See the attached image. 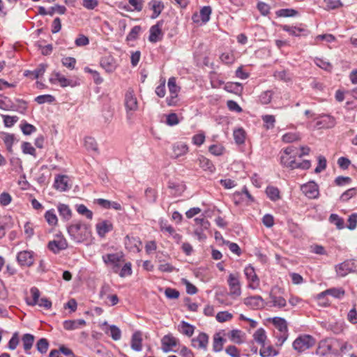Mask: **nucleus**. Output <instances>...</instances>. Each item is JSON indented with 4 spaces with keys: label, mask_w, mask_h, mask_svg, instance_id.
<instances>
[{
    "label": "nucleus",
    "mask_w": 357,
    "mask_h": 357,
    "mask_svg": "<svg viewBox=\"0 0 357 357\" xmlns=\"http://www.w3.org/2000/svg\"><path fill=\"white\" fill-rule=\"evenodd\" d=\"M100 66L107 73H112L116 68L115 59L112 56H105L100 59Z\"/></svg>",
    "instance_id": "nucleus-18"
},
{
    "label": "nucleus",
    "mask_w": 357,
    "mask_h": 357,
    "mask_svg": "<svg viewBox=\"0 0 357 357\" xmlns=\"http://www.w3.org/2000/svg\"><path fill=\"white\" fill-rule=\"evenodd\" d=\"M273 92L271 90H267L261 93L259 96V101L261 104L267 105L271 102L272 100Z\"/></svg>",
    "instance_id": "nucleus-53"
},
{
    "label": "nucleus",
    "mask_w": 357,
    "mask_h": 357,
    "mask_svg": "<svg viewBox=\"0 0 357 357\" xmlns=\"http://www.w3.org/2000/svg\"><path fill=\"white\" fill-rule=\"evenodd\" d=\"M238 273H230L227 278V284L229 287V295L233 297H238L241 294V282Z\"/></svg>",
    "instance_id": "nucleus-4"
},
{
    "label": "nucleus",
    "mask_w": 357,
    "mask_h": 357,
    "mask_svg": "<svg viewBox=\"0 0 357 357\" xmlns=\"http://www.w3.org/2000/svg\"><path fill=\"white\" fill-rule=\"evenodd\" d=\"M279 352L276 351L272 346L266 347L265 344L261 346L259 354L261 357H273L278 356Z\"/></svg>",
    "instance_id": "nucleus-31"
},
{
    "label": "nucleus",
    "mask_w": 357,
    "mask_h": 357,
    "mask_svg": "<svg viewBox=\"0 0 357 357\" xmlns=\"http://www.w3.org/2000/svg\"><path fill=\"white\" fill-rule=\"evenodd\" d=\"M276 15L280 17H294L298 15V11L292 8H282L276 11Z\"/></svg>",
    "instance_id": "nucleus-38"
},
{
    "label": "nucleus",
    "mask_w": 357,
    "mask_h": 357,
    "mask_svg": "<svg viewBox=\"0 0 357 357\" xmlns=\"http://www.w3.org/2000/svg\"><path fill=\"white\" fill-rule=\"evenodd\" d=\"M16 259L21 266L29 267L34 264V253L30 250H23L17 253Z\"/></svg>",
    "instance_id": "nucleus-7"
},
{
    "label": "nucleus",
    "mask_w": 357,
    "mask_h": 357,
    "mask_svg": "<svg viewBox=\"0 0 357 357\" xmlns=\"http://www.w3.org/2000/svg\"><path fill=\"white\" fill-rule=\"evenodd\" d=\"M109 335L114 340L116 341V340H119L121 339V330L115 325L110 326L109 328Z\"/></svg>",
    "instance_id": "nucleus-61"
},
{
    "label": "nucleus",
    "mask_w": 357,
    "mask_h": 357,
    "mask_svg": "<svg viewBox=\"0 0 357 357\" xmlns=\"http://www.w3.org/2000/svg\"><path fill=\"white\" fill-rule=\"evenodd\" d=\"M282 29L294 36H299L302 33L306 31V30L304 29L298 28L296 26H290L288 25H283Z\"/></svg>",
    "instance_id": "nucleus-42"
},
{
    "label": "nucleus",
    "mask_w": 357,
    "mask_h": 357,
    "mask_svg": "<svg viewBox=\"0 0 357 357\" xmlns=\"http://www.w3.org/2000/svg\"><path fill=\"white\" fill-rule=\"evenodd\" d=\"M172 151L173 156L177 158L185 155L188 152V146L185 143L178 142L173 145Z\"/></svg>",
    "instance_id": "nucleus-19"
},
{
    "label": "nucleus",
    "mask_w": 357,
    "mask_h": 357,
    "mask_svg": "<svg viewBox=\"0 0 357 357\" xmlns=\"http://www.w3.org/2000/svg\"><path fill=\"white\" fill-rule=\"evenodd\" d=\"M253 337L255 342H257L261 346H264V344H265V341L266 340V335L264 329L262 328L257 329L255 332Z\"/></svg>",
    "instance_id": "nucleus-36"
},
{
    "label": "nucleus",
    "mask_w": 357,
    "mask_h": 357,
    "mask_svg": "<svg viewBox=\"0 0 357 357\" xmlns=\"http://www.w3.org/2000/svg\"><path fill=\"white\" fill-rule=\"evenodd\" d=\"M347 228L350 230H353L357 227V213H352L348 218Z\"/></svg>",
    "instance_id": "nucleus-64"
},
{
    "label": "nucleus",
    "mask_w": 357,
    "mask_h": 357,
    "mask_svg": "<svg viewBox=\"0 0 357 357\" xmlns=\"http://www.w3.org/2000/svg\"><path fill=\"white\" fill-rule=\"evenodd\" d=\"M68 247V243L66 239L61 238L59 240H54L50 241L47 245V248L50 250L54 253H59L60 251L66 249Z\"/></svg>",
    "instance_id": "nucleus-16"
},
{
    "label": "nucleus",
    "mask_w": 357,
    "mask_h": 357,
    "mask_svg": "<svg viewBox=\"0 0 357 357\" xmlns=\"http://www.w3.org/2000/svg\"><path fill=\"white\" fill-rule=\"evenodd\" d=\"M77 211L80 215H84L87 219L91 220L93 218V213L89 210L86 206L84 204H79L77 206Z\"/></svg>",
    "instance_id": "nucleus-56"
},
{
    "label": "nucleus",
    "mask_w": 357,
    "mask_h": 357,
    "mask_svg": "<svg viewBox=\"0 0 357 357\" xmlns=\"http://www.w3.org/2000/svg\"><path fill=\"white\" fill-rule=\"evenodd\" d=\"M37 350L41 354H45L49 348V342L45 338H40L36 344Z\"/></svg>",
    "instance_id": "nucleus-51"
},
{
    "label": "nucleus",
    "mask_w": 357,
    "mask_h": 357,
    "mask_svg": "<svg viewBox=\"0 0 357 357\" xmlns=\"http://www.w3.org/2000/svg\"><path fill=\"white\" fill-rule=\"evenodd\" d=\"M314 343V339L312 336L304 335L299 336L294 341L293 347L298 352L301 353L312 347Z\"/></svg>",
    "instance_id": "nucleus-2"
},
{
    "label": "nucleus",
    "mask_w": 357,
    "mask_h": 357,
    "mask_svg": "<svg viewBox=\"0 0 357 357\" xmlns=\"http://www.w3.org/2000/svg\"><path fill=\"white\" fill-rule=\"evenodd\" d=\"M234 138L236 144H242L245 142V132L243 129L238 128L234 131Z\"/></svg>",
    "instance_id": "nucleus-47"
},
{
    "label": "nucleus",
    "mask_w": 357,
    "mask_h": 357,
    "mask_svg": "<svg viewBox=\"0 0 357 357\" xmlns=\"http://www.w3.org/2000/svg\"><path fill=\"white\" fill-rule=\"evenodd\" d=\"M233 315L227 311L219 312L216 315V320L220 323H223L231 319Z\"/></svg>",
    "instance_id": "nucleus-62"
},
{
    "label": "nucleus",
    "mask_w": 357,
    "mask_h": 357,
    "mask_svg": "<svg viewBox=\"0 0 357 357\" xmlns=\"http://www.w3.org/2000/svg\"><path fill=\"white\" fill-rule=\"evenodd\" d=\"M30 293L31 294L32 299L31 301L27 300L26 303L29 305L34 306L37 305L38 301L40 300L39 298L40 293L39 289L36 287H33L31 288Z\"/></svg>",
    "instance_id": "nucleus-37"
},
{
    "label": "nucleus",
    "mask_w": 357,
    "mask_h": 357,
    "mask_svg": "<svg viewBox=\"0 0 357 357\" xmlns=\"http://www.w3.org/2000/svg\"><path fill=\"white\" fill-rule=\"evenodd\" d=\"M44 218L49 225L55 226L57 225L58 218L54 209L52 208L47 211L45 213Z\"/></svg>",
    "instance_id": "nucleus-34"
},
{
    "label": "nucleus",
    "mask_w": 357,
    "mask_h": 357,
    "mask_svg": "<svg viewBox=\"0 0 357 357\" xmlns=\"http://www.w3.org/2000/svg\"><path fill=\"white\" fill-rule=\"evenodd\" d=\"M300 139V134L297 132H288L282 136V141L286 143H291Z\"/></svg>",
    "instance_id": "nucleus-52"
},
{
    "label": "nucleus",
    "mask_w": 357,
    "mask_h": 357,
    "mask_svg": "<svg viewBox=\"0 0 357 357\" xmlns=\"http://www.w3.org/2000/svg\"><path fill=\"white\" fill-rule=\"evenodd\" d=\"M273 324L280 333H287V325L284 319L281 317H274Z\"/></svg>",
    "instance_id": "nucleus-30"
},
{
    "label": "nucleus",
    "mask_w": 357,
    "mask_h": 357,
    "mask_svg": "<svg viewBox=\"0 0 357 357\" xmlns=\"http://www.w3.org/2000/svg\"><path fill=\"white\" fill-rule=\"evenodd\" d=\"M357 193V188H352L347 190H346L344 192H343L340 197V199L342 202H347L351 198L354 197Z\"/></svg>",
    "instance_id": "nucleus-59"
},
{
    "label": "nucleus",
    "mask_w": 357,
    "mask_h": 357,
    "mask_svg": "<svg viewBox=\"0 0 357 357\" xmlns=\"http://www.w3.org/2000/svg\"><path fill=\"white\" fill-rule=\"evenodd\" d=\"M244 304L253 310L261 308L264 306V301L260 296H252L244 299Z\"/></svg>",
    "instance_id": "nucleus-12"
},
{
    "label": "nucleus",
    "mask_w": 357,
    "mask_h": 357,
    "mask_svg": "<svg viewBox=\"0 0 357 357\" xmlns=\"http://www.w3.org/2000/svg\"><path fill=\"white\" fill-rule=\"evenodd\" d=\"M303 193L309 199H316L319 197V187L313 181L303 184L301 187Z\"/></svg>",
    "instance_id": "nucleus-8"
},
{
    "label": "nucleus",
    "mask_w": 357,
    "mask_h": 357,
    "mask_svg": "<svg viewBox=\"0 0 357 357\" xmlns=\"http://www.w3.org/2000/svg\"><path fill=\"white\" fill-rule=\"evenodd\" d=\"M208 336L205 333H200L197 337L192 339V346L199 349H207Z\"/></svg>",
    "instance_id": "nucleus-14"
},
{
    "label": "nucleus",
    "mask_w": 357,
    "mask_h": 357,
    "mask_svg": "<svg viewBox=\"0 0 357 357\" xmlns=\"http://www.w3.org/2000/svg\"><path fill=\"white\" fill-rule=\"evenodd\" d=\"M118 273L121 278L131 275L132 273V264L130 262L126 263L124 266L121 269H119Z\"/></svg>",
    "instance_id": "nucleus-55"
},
{
    "label": "nucleus",
    "mask_w": 357,
    "mask_h": 357,
    "mask_svg": "<svg viewBox=\"0 0 357 357\" xmlns=\"http://www.w3.org/2000/svg\"><path fill=\"white\" fill-rule=\"evenodd\" d=\"M168 188L169 189L174 190V195H181L185 190V186L183 184L177 183L173 181H169L168 182Z\"/></svg>",
    "instance_id": "nucleus-49"
},
{
    "label": "nucleus",
    "mask_w": 357,
    "mask_h": 357,
    "mask_svg": "<svg viewBox=\"0 0 357 357\" xmlns=\"http://www.w3.org/2000/svg\"><path fill=\"white\" fill-rule=\"evenodd\" d=\"M267 197L273 202H276L280 199V190L274 186H268L266 189Z\"/></svg>",
    "instance_id": "nucleus-29"
},
{
    "label": "nucleus",
    "mask_w": 357,
    "mask_h": 357,
    "mask_svg": "<svg viewBox=\"0 0 357 357\" xmlns=\"http://www.w3.org/2000/svg\"><path fill=\"white\" fill-rule=\"evenodd\" d=\"M96 229L98 235L104 238L108 232L113 230V224L109 220H102L96 224Z\"/></svg>",
    "instance_id": "nucleus-15"
},
{
    "label": "nucleus",
    "mask_w": 357,
    "mask_h": 357,
    "mask_svg": "<svg viewBox=\"0 0 357 357\" xmlns=\"http://www.w3.org/2000/svg\"><path fill=\"white\" fill-rule=\"evenodd\" d=\"M274 77L280 80L284 81L285 82H290L291 80V74L286 70L275 71L274 73Z\"/></svg>",
    "instance_id": "nucleus-40"
},
{
    "label": "nucleus",
    "mask_w": 357,
    "mask_h": 357,
    "mask_svg": "<svg viewBox=\"0 0 357 357\" xmlns=\"http://www.w3.org/2000/svg\"><path fill=\"white\" fill-rule=\"evenodd\" d=\"M243 86L238 82H227L225 86V89L229 92L238 94L243 91Z\"/></svg>",
    "instance_id": "nucleus-35"
},
{
    "label": "nucleus",
    "mask_w": 357,
    "mask_h": 357,
    "mask_svg": "<svg viewBox=\"0 0 357 357\" xmlns=\"http://www.w3.org/2000/svg\"><path fill=\"white\" fill-rule=\"evenodd\" d=\"M35 337L29 333L24 334L22 337L23 347L26 354H30V350L33 346Z\"/></svg>",
    "instance_id": "nucleus-24"
},
{
    "label": "nucleus",
    "mask_w": 357,
    "mask_h": 357,
    "mask_svg": "<svg viewBox=\"0 0 357 357\" xmlns=\"http://www.w3.org/2000/svg\"><path fill=\"white\" fill-rule=\"evenodd\" d=\"M57 210L59 215L63 220L68 221L72 218V211L68 205L59 203Z\"/></svg>",
    "instance_id": "nucleus-21"
},
{
    "label": "nucleus",
    "mask_w": 357,
    "mask_h": 357,
    "mask_svg": "<svg viewBox=\"0 0 357 357\" xmlns=\"http://www.w3.org/2000/svg\"><path fill=\"white\" fill-rule=\"evenodd\" d=\"M13 102L11 100L3 95H0V108L3 110H9L13 108Z\"/></svg>",
    "instance_id": "nucleus-48"
},
{
    "label": "nucleus",
    "mask_w": 357,
    "mask_h": 357,
    "mask_svg": "<svg viewBox=\"0 0 357 357\" xmlns=\"http://www.w3.org/2000/svg\"><path fill=\"white\" fill-rule=\"evenodd\" d=\"M125 107L127 110L128 118H130V112H135L138 108L137 98L132 89H129L125 94Z\"/></svg>",
    "instance_id": "nucleus-6"
},
{
    "label": "nucleus",
    "mask_w": 357,
    "mask_h": 357,
    "mask_svg": "<svg viewBox=\"0 0 357 357\" xmlns=\"http://www.w3.org/2000/svg\"><path fill=\"white\" fill-rule=\"evenodd\" d=\"M245 275L249 282L248 287L255 289L259 284V280L257 275L255 268L251 265L247 266L244 269Z\"/></svg>",
    "instance_id": "nucleus-9"
},
{
    "label": "nucleus",
    "mask_w": 357,
    "mask_h": 357,
    "mask_svg": "<svg viewBox=\"0 0 357 357\" xmlns=\"http://www.w3.org/2000/svg\"><path fill=\"white\" fill-rule=\"evenodd\" d=\"M329 221L331 224L335 225L338 229H342L344 227V220L337 214H331L329 217Z\"/></svg>",
    "instance_id": "nucleus-43"
},
{
    "label": "nucleus",
    "mask_w": 357,
    "mask_h": 357,
    "mask_svg": "<svg viewBox=\"0 0 357 357\" xmlns=\"http://www.w3.org/2000/svg\"><path fill=\"white\" fill-rule=\"evenodd\" d=\"M141 29L142 28L139 25L133 26L129 33L127 35L126 40L128 41H133L137 40Z\"/></svg>",
    "instance_id": "nucleus-50"
},
{
    "label": "nucleus",
    "mask_w": 357,
    "mask_h": 357,
    "mask_svg": "<svg viewBox=\"0 0 357 357\" xmlns=\"http://www.w3.org/2000/svg\"><path fill=\"white\" fill-rule=\"evenodd\" d=\"M162 22L158 21L155 25L152 26L150 28V35L149 36V40L151 43H156L160 41L162 38Z\"/></svg>",
    "instance_id": "nucleus-11"
},
{
    "label": "nucleus",
    "mask_w": 357,
    "mask_h": 357,
    "mask_svg": "<svg viewBox=\"0 0 357 357\" xmlns=\"http://www.w3.org/2000/svg\"><path fill=\"white\" fill-rule=\"evenodd\" d=\"M181 328L182 333L188 337H191L194 333L195 327L184 321L181 322Z\"/></svg>",
    "instance_id": "nucleus-58"
},
{
    "label": "nucleus",
    "mask_w": 357,
    "mask_h": 357,
    "mask_svg": "<svg viewBox=\"0 0 357 357\" xmlns=\"http://www.w3.org/2000/svg\"><path fill=\"white\" fill-rule=\"evenodd\" d=\"M2 139L6 146L8 151L11 153L13 151L12 147L15 140L14 135L9 133H3Z\"/></svg>",
    "instance_id": "nucleus-39"
},
{
    "label": "nucleus",
    "mask_w": 357,
    "mask_h": 357,
    "mask_svg": "<svg viewBox=\"0 0 357 357\" xmlns=\"http://www.w3.org/2000/svg\"><path fill=\"white\" fill-rule=\"evenodd\" d=\"M55 100V98L52 95H40L35 98V101L38 104H43L45 102L52 103Z\"/></svg>",
    "instance_id": "nucleus-63"
},
{
    "label": "nucleus",
    "mask_w": 357,
    "mask_h": 357,
    "mask_svg": "<svg viewBox=\"0 0 357 357\" xmlns=\"http://www.w3.org/2000/svg\"><path fill=\"white\" fill-rule=\"evenodd\" d=\"M84 146L88 151H98V144L93 137H86L84 138Z\"/></svg>",
    "instance_id": "nucleus-45"
},
{
    "label": "nucleus",
    "mask_w": 357,
    "mask_h": 357,
    "mask_svg": "<svg viewBox=\"0 0 357 357\" xmlns=\"http://www.w3.org/2000/svg\"><path fill=\"white\" fill-rule=\"evenodd\" d=\"M142 337L139 331L135 332L131 339V348L136 351H140L142 349Z\"/></svg>",
    "instance_id": "nucleus-23"
},
{
    "label": "nucleus",
    "mask_w": 357,
    "mask_h": 357,
    "mask_svg": "<svg viewBox=\"0 0 357 357\" xmlns=\"http://www.w3.org/2000/svg\"><path fill=\"white\" fill-rule=\"evenodd\" d=\"M326 293L335 298H341L344 296V290L342 288H331L326 289Z\"/></svg>",
    "instance_id": "nucleus-57"
},
{
    "label": "nucleus",
    "mask_w": 357,
    "mask_h": 357,
    "mask_svg": "<svg viewBox=\"0 0 357 357\" xmlns=\"http://www.w3.org/2000/svg\"><path fill=\"white\" fill-rule=\"evenodd\" d=\"M148 6L150 10L153 11L151 16V19L157 18L164 9V3L161 0H151L149 3Z\"/></svg>",
    "instance_id": "nucleus-17"
},
{
    "label": "nucleus",
    "mask_w": 357,
    "mask_h": 357,
    "mask_svg": "<svg viewBox=\"0 0 357 357\" xmlns=\"http://www.w3.org/2000/svg\"><path fill=\"white\" fill-rule=\"evenodd\" d=\"M56 81H58L60 84V86L62 87H66L71 85L72 81L66 78L64 76L61 75L59 73H55L50 78V82L52 84H54Z\"/></svg>",
    "instance_id": "nucleus-25"
},
{
    "label": "nucleus",
    "mask_w": 357,
    "mask_h": 357,
    "mask_svg": "<svg viewBox=\"0 0 357 357\" xmlns=\"http://www.w3.org/2000/svg\"><path fill=\"white\" fill-rule=\"evenodd\" d=\"M355 262L351 260H347L335 266L337 274L340 277H344L348 273L355 271Z\"/></svg>",
    "instance_id": "nucleus-10"
},
{
    "label": "nucleus",
    "mask_w": 357,
    "mask_h": 357,
    "mask_svg": "<svg viewBox=\"0 0 357 357\" xmlns=\"http://www.w3.org/2000/svg\"><path fill=\"white\" fill-rule=\"evenodd\" d=\"M269 303H271L270 306L282 308L287 305L286 300L282 296H278L273 294L272 292L269 294Z\"/></svg>",
    "instance_id": "nucleus-22"
},
{
    "label": "nucleus",
    "mask_w": 357,
    "mask_h": 357,
    "mask_svg": "<svg viewBox=\"0 0 357 357\" xmlns=\"http://www.w3.org/2000/svg\"><path fill=\"white\" fill-rule=\"evenodd\" d=\"M225 339L220 336L218 333H216L213 336V348L215 352L220 351L222 349L223 343Z\"/></svg>",
    "instance_id": "nucleus-41"
},
{
    "label": "nucleus",
    "mask_w": 357,
    "mask_h": 357,
    "mask_svg": "<svg viewBox=\"0 0 357 357\" xmlns=\"http://www.w3.org/2000/svg\"><path fill=\"white\" fill-rule=\"evenodd\" d=\"M47 65L40 63L37 68L33 71L26 70L24 73L25 76H28V73H31L32 79H38L40 76L43 75L46 70Z\"/></svg>",
    "instance_id": "nucleus-33"
},
{
    "label": "nucleus",
    "mask_w": 357,
    "mask_h": 357,
    "mask_svg": "<svg viewBox=\"0 0 357 357\" xmlns=\"http://www.w3.org/2000/svg\"><path fill=\"white\" fill-rule=\"evenodd\" d=\"M243 196H245L250 202L255 201L254 197L249 192L246 186H244L241 192H236L234 194V199H238V202L243 200Z\"/></svg>",
    "instance_id": "nucleus-32"
},
{
    "label": "nucleus",
    "mask_w": 357,
    "mask_h": 357,
    "mask_svg": "<svg viewBox=\"0 0 357 357\" xmlns=\"http://www.w3.org/2000/svg\"><path fill=\"white\" fill-rule=\"evenodd\" d=\"M167 86L169 94L178 96V93L180 91L181 88L176 84V78L174 77H172L169 79Z\"/></svg>",
    "instance_id": "nucleus-44"
},
{
    "label": "nucleus",
    "mask_w": 357,
    "mask_h": 357,
    "mask_svg": "<svg viewBox=\"0 0 357 357\" xmlns=\"http://www.w3.org/2000/svg\"><path fill=\"white\" fill-rule=\"evenodd\" d=\"M314 62L317 66L325 70L331 71L333 68V66L331 63L324 60L323 59L316 58Z\"/></svg>",
    "instance_id": "nucleus-60"
},
{
    "label": "nucleus",
    "mask_w": 357,
    "mask_h": 357,
    "mask_svg": "<svg viewBox=\"0 0 357 357\" xmlns=\"http://www.w3.org/2000/svg\"><path fill=\"white\" fill-rule=\"evenodd\" d=\"M195 229L194 235L197 236V239L200 241H204L206 238V235L204 231L208 230L210 227V222L205 218H196L195 220Z\"/></svg>",
    "instance_id": "nucleus-3"
},
{
    "label": "nucleus",
    "mask_w": 357,
    "mask_h": 357,
    "mask_svg": "<svg viewBox=\"0 0 357 357\" xmlns=\"http://www.w3.org/2000/svg\"><path fill=\"white\" fill-rule=\"evenodd\" d=\"M162 349L164 352L167 353L172 351L178 344V340L171 334L165 335L161 340Z\"/></svg>",
    "instance_id": "nucleus-13"
},
{
    "label": "nucleus",
    "mask_w": 357,
    "mask_h": 357,
    "mask_svg": "<svg viewBox=\"0 0 357 357\" xmlns=\"http://www.w3.org/2000/svg\"><path fill=\"white\" fill-rule=\"evenodd\" d=\"M67 231L77 243H82L91 236V225L79 220H74L67 227Z\"/></svg>",
    "instance_id": "nucleus-1"
},
{
    "label": "nucleus",
    "mask_w": 357,
    "mask_h": 357,
    "mask_svg": "<svg viewBox=\"0 0 357 357\" xmlns=\"http://www.w3.org/2000/svg\"><path fill=\"white\" fill-rule=\"evenodd\" d=\"M68 176L65 175H58L55 178L54 187L61 192L66 191L68 189Z\"/></svg>",
    "instance_id": "nucleus-20"
},
{
    "label": "nucleus",
    "mask_w": 357,
    "mask_h": 357,
    "mask_svg": "<svg viewBox=\"0 0 357 357\" xmlns=\"http://www.w3.org/2000/svg\"><path fill=\"white\" fill-rule=\"evenodd\" d=\"M280 162L284 167H289L291 169H296V158L294 155H282Z\"/></svg>",
    "instance_id": "nucleus-27"
},
{
    "label": "nucleus",
    "mask_w": 357,
    "mask_h": 357,
    "mask_svg": "<svg viewBox=\"0 0 357 357\" xmlns=\"http://www.w3.org/2000/svg\"><path fill=\"white\" fill-rule=\"evenodd\" d=\"M198 160L200 167L204 170L208 171L211 173H213L215 171L214 165L209 159L204 156H200Z\"/></svg>",
    "instance_id": "nucleus-26"
},
{
    "label": "nucleus",
    "mask_w": 357,
    "mask_h": 357,
    "mask_svg": "<svg viewBox=\"0 0 357 357\" xmlns=\"http://www.w3.org/2000/svg\"><path fill=\"white\" fill-rule=\"evenodd\" d=\"M220 59L225 64L229 65V64L233 63L235 61V56H234V54L231 51L226 52H223L220 56Z\"/></svg>",
    "instance_id": "nucleus-46"
},
{
    "label": "nucleus",
    "mask_w": 357,
    "mask_h": 357,
    "mask_svg": "<svg viewBox=\"0 0 357 357\" xmlns=\"http://www.w3.org/2000/svg\"><path fill=\"white\" fill-rule=\"evenodd\" d=\"M332 346L329 344L327 341L322 340L319 342L318 348L317 349L316 353L320 356H324L326 354L331 352Z\"/></svg>",
    "instance_id": "nucleus-28"
},
{
    "label": "nucleus",
    "mask_w": 357,
    "mask_h": 357,
    "mask_svg": "<svg viewBox=\"0 0 357 357\" xmlns=\"http://www.w3.org/2000/svg\"><path fill=\"white\" fill-rule=\"evenodd\" d=\"M212 9L210 6H204L200 10V17L204 23H206L210 20Z\"/></svg>",
    "instance_id": "nucleus-54"
},
{
    "label": "nucleus",
    "mask_w": 357,
    "mask_h": 357,
    "mask_svg": "<svg viewBox=\"0 0 357 357\" xmlns=\"http://www.w3.org/2000/svg\"><path fill=\"white\" fill-rule=\"evenodd\" d=\"M102 261L107 266H111L112 271L118 273L120 269V262L123 259V256L119 253L106 254L102 257Z\"/></svg>",
    "instance_id": "nucleus-5"
}]
</instances>
